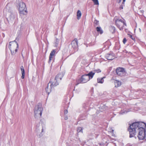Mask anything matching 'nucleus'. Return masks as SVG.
<instances>
[{
	"instance_id": "obj_23",
	"label": "nucleus",
	"mask_w": 146,
	"mask_h": 146,
	"mask_svg": "<svg viewBox=\"0 0 146 146\" xmlns=\"http://www.w3.org/2000/svg\"><path fill=\"white\" fill-rule=\"evenodd\" d=\"M104 77L102 78H98L97 79V81L98 83H103L104 82V80H103V78Z\"/></svg>"
},
{
	"instance_id": "obj_32",
	"label": "nucleus",
	"mask_w": 146,
	"mask_h": 146,
	"mask_svg": "<svg viewBox=\"0 0 146 146\" xmlns=\"http://www.w3.org/2000/svg\"><path fill=\"white\" fill-rule=\"evenodd\" d=\"M127 40L125 38H124L123 40V44H125L127 41Z\"/></svg>"
},
{
	"instance_id": "obj_34",
	"label": "nucleus",
	"mask_w": 146,
	"mask_h": 146,
	"mask_svg": "<svg viewBox=\"0 0 146 146\" xmlns=\"http://www.w3.org/2000/svg\"><path fill=\"white\" fill-rule=\"evenodd\" d=\"M68 119V117L67 116H65L64 119L65 120H67Z\"/></svg>"
},
{
	"instance_id": "obj_41",
	"label": "nucleus",
	"mask_w": 146,
	"mask_h": 146,
	"mask_svg": "<svg viewBox=\"0 0 146 146\" xmlns=\"http://www.w3.org/2000/svg\"><path fill=\"white\" fill-rule=\"evenodd\" d=\"M74 90H74V89L73 90H74Z\"/></svg>"
},
{
	"instance_id": "obj_2",
	"label": "nucleus",
	"mask_w": 146,
	"mask_h": 146,
	"mask_svg": "<svg viewBox=\"0 0 146 146\" xmlns=\"http://www.w3.org/2000/svg\"><path fill=\"white\" fill-rule=\"evenodd\" d=\"M139 124V122H134L129 125L128 131L129 132L130 138L133 137L135 135L136 130H137Z\"/></svg>"
},
{
	"instance_id": "obj_31",
	"label": "nucleus",
	"mask_w": 146,
	"mask_h": 146,
	"mask_svg": "<svg viewBox=\"0 0 146 146\" xmlns=\"http://www.w3.org/2000/svg\"><path fill=\"white\" fill-rule=\"evenodd\" d=\"M94 2V5H99V2L98 1H93Z\"/></svg>"
},
{
	"instance_id": "obj_30",
	"label": "nucleus",
	"mask_w": 146,
	"mask_h": 146,
	"mask_svg": "<svg viewBox=\"0 0 146 146\" xmlns=\"http://www.w3.org/2000/svg\"><path fill=\"white\" fill-rule=\"evenodd\" d=\"M94 71L95 72H95H96V73H100V72L101 71V70L100 69H97V70H94Z\"/></svg>"
},
{
	"instance_id": "obj_5",
	"label": "nucleus",
	"mask_w": 146,
	"mask_h": 146,
	"mask_svg": "<svg viewBox=\"0 0 146 146\" xmlns=\"http://www.w3.org/2000/svg\"><path fill=\"white\" fill-rule=\"evenodd\" d=\"M17 7H19V10L21 14L26 15L27 13V8L26 5L22 1L18 3L17 5Z\"/></svg>"
},
{
	"instance_id": "obj_12",
	"label": "nucleus",
	"mask_w": 146,
	"mask_h": 146,
	"mask_svg": "<svg viewBox=\"0 0 146 146\" xmlns=\"http://www.w3.org/2000/svg\"><path fill=\"white\" fill-rule=\"evenodd\" d=\"M105 57L108 60H112L114 58V54L113 52L106 54Z\"/></svg>"
},
{
	"instance_id": "obj_42",
	"label": "nucleus",
	"mask_w": 146,
	"mask_h": 146,
	"mask_svg": "<svg viewBox=\"0 0 146 146\" xmlns=\"http://www.w3.org/2000/svg\"><path fill=\"white\" fill-rule=\"evenodd\" d=\"M19 1H18V3H19Z\"/></svg>"
},
{
	"instance_id": "obj_6",
	"label": "nucleus",
	"mask_w": 146,
	"mask_h": 146,
	"mask_svg": "<svg viewBox=\"0 0 146 146\" xmlns=\"http://www.w3.org/2000/svg\"><path fill=\"white\" fill-rule=\"evenodd\" d=\"M90 80L89 77L86 74L83 75L80 78L77 80V83L76 84V85L77 86L80 83H85Z\"/></svg>"
},
{
	"instance_id": "obj_4",
	"label": "nucleus",
	"mask_w": 146,
	"mask_h": 146,
	"mask_svg": "<svg viewBox=\"0 0 146 146\" xmlns=\"http://www.w3.org/2000/svg\"><path fill=\"white\" fill-rule=\"evenodd\" d=\"M18 47V44L15 40L9 42V48L12 55H14L17 52Z\"/></svg>"
},
{
	"instance_id": "obj_37",
	"label": "nucleus",
	"mask_w": 146,
	"mask_h": 146,
	"mask_svg": "<svg viewBox=\"0 0 146 146\" xmlns=\"http://www.w3.org/2000/svg\"><path fill=\"white\" fill-rule=\"evenodd\" d=\"M43 132V129H42V132Z\"/></svg>"
},
{
	"instance_id": "obj_15",
	"label": "nucleus",
	"mask_w": 146,
	"mask_h": 146,
	"mask_svg": "<svg viewBox=\"0 0 146 146\" xmlns=\"http://www.w3.org/2000/svg\"><path fill=\"white\" fill-rule=\"evenodd\" d=\"M49 84H48L47 86L45 88V89L46 92L48 95L51 92V89L52 88V87L50 86V87L49 88Z\"/></svg>"
},
{
	"instance_id": "obj_29",
	"label": "nucleus",
	"mask_w": 146,
	"mask_h": 146,
	"mask_svg": "<svg viewBox=\"0 0 146 146\" xmlns=\"http://www.w3.org/2000/svg\"><path fill=\"white\" fill-rule=\"evenodd\" d=\"M83 107L84 108L87 109V108L88 107V104H84L83 105Z\"/></svg>"
},
{
	"instance_id": "obj_13",
	"label": "nucleus",
	"mask_w": 146,
	"mask_h": 146,
	"mask_svg": "<svg viewBox=\"0 0 146 146\" xmlns=\"http://www.w3.org/2000/svg\"><path fill=\"white\" fill-rule=\"evenodd\" d=\"M64 75V74L63 72L59 73L56 76L55 78L58 81L62 80Z\"/></svg>"
},
{
	"instance_id": "obj_20",
	"label": "nucleus",
	"mask_w": 146,
	"mask_h": 146,
	"mask_svg": "<svg viewBox=\"0 0 146 146\" xmlns=\"http://www.w3.org/2000/svg\"><path fill=\"white\" fill-rule=\"evenodd\" d=\"M110 30L112 33H114L115 31V27L114 26H111L110 27Z\"/></svg>"
},
{
	"instance_id": "obj_17",
	"label": "nucleus",
	"mask_w": 146,
	"mask_h": 146,
	"mask_svg": "<svg viewBox=\"0 0 146 146\" xmlns=\"http://www.w3.org/2000/svg\"><path fill=\"white\" fill-rule=\"evenodd\" d=\"M20 69L22 73L21 78L23 79L25 78V71L23 66H21L20 67Z\"/></svg>"
},
{
	"instance_id": "obj_11",
	"label": "nucleus",
	"mask_w": 146,
	"mask_h": 146,
	"mask_svg": "<svg viewBox=\"0 0 146 146\" xmlns=\"http://www.w3.org/2000/svg\"><path fill=\"white\" fill-rule=\"evenodd\" d=\"M49 84H50V86L52 88L55 87L58 85V83L57 80L55 78L50 79Z\"/></svg>"
},
{
	"instance_id": "obj_36",
	"label": "nucleus",
	"mask_w": 146,
	"mask_h": 146,
	"mask_svg": "<svg viewBox=\"0 0 146 146\" xmlns=\"http://www.w3.org/2000/svg\"><path fill=\"white\" fill-rule=\"evenodd\" d=\"M76 67V66H75V65L74 64L73 66L72 67V68H75Z\"/></svg>"
},
{
	"instance_id": "obj_21",
	"label": "nucleus",
	"mask_w": 146,
	"mask_h": 146,
	"mask_svg": "<svg viewBox=\"0 0 146 146\" xmlns=\"http://www.w3.org/2000/svg\"><path fill=\"white\" fill-rule=\"evenodd\" d=\"M125 1H122L121 4L120 5L119 9L120 10H121L123 9V7L125 6Z\"/></svg>"
},
{
	"instance_id": "obj_8",
	"label": "nucleus",
	"mask_w": 146,
	"mask_h": 146,
	"mask_svg": "<svg viewBox=\"0 0 146 146\" xmlns=\"http://www.w3.org/2000/svg\"><path fill=\"white\" fill-rule=\"evenodd\" d=\"M43 109L42 107V105L40 103L38 104L36 106L35 108L34 113L35 115L39 114L40 116L42 115V111Z\"/></svg>"
},
{
	"instance_id": "obj_24",
	"label": "nucleus",
	"mask_w": 146,
	"mask_h": 146,
	"mask_svg": "<svg viewBox=\"0 0 146 146\" xmlns=\"http://www.w3.org/2000/svg\"><path fill=\"white\" fill-rule=\"evenodd\" d=\"M130 111L129 110H121L120 112L122 114H123L125 113H126L128 112L129 111Z\"/></svg>"
},
{
	"instance_id": "obj_25",
	"label": "nucleus",
	"mask_w": 146,
	"mask_h": 146,
	"mask_svg": "<svg viewBox=\"0 0 146 146\" xmlns=\"http://www.w3.org/2000/svg\"><path fill=\"white\" fill-rule=\"evenodd\" d=\"M95 26L98 25H99V21L96 19H95L94 21Z\"/></svg>"
},
{
	"instance_id": "obj_19",
	"label": "nucleus",
	"mask_w": 146,
	"mask_h": 146,
	"mask_svg": "<svg viewBox=\"0 0 146 146\" xmlns=\"http://www.w3.org/2000/svg\"><path fill=\"white\" fill-rule=\"evenodd\" d=\"M96 31L98 33L102 34L103 33V31L100 27H97L96 28Z\"/></svg>"
},
{
	"instance_id": "obj_33",
	"label": "nucleus",
	"mask_w": 146,
	"mask_h": 146,
	"mask_svg": "<svg viewBox=\"0 0 146 146\" xmlns=\"http://www.w3.org/2000/svg\"><path fill=\"white\" fill-rule=\"evenodd\" d=\"M68 113V110H65L64 111V114H66Z\"/></svg>"
},
{
	"instance_id": "obj_10",
	"label": "nucleus",
	"mask_w": 146,
	"mask_h": 146,
	"mask_svg": "<svg viewBox=\"0 0 146 146\" xmlns=\"http://www.w3.org/2000/svg\"><path fill=\"white\" fill-rule=\"evenodd\" d=\"M9 4H7L6 6V8L7 9L8 11L10 13L11 15H10V18L11 19L13 20L15 18L14 15L13 14V10L11 7H9Z\"/></svg>"
},
{
	"instance_id": "obj_39",
	"label": "nucleus",
	"mask_w": 146,
	"mask_h": 146,
	"mask_svg": "<svg viewBox=\"0 0 146 146\" xmlns=\"http://www.w3.org/2000/svg\"><path fill=\"white\" fill-rule=\"evenodd\" d=\"M112 132H113V131H114V130H113V129H112Z\"/></svg>"
},
{
	"instance_id": "obj_40",
	"label": "nucleus",
	"mask_w": 146,
	"mask_h": 146,
	"mask_svg": "<svg viewBox=\"0 0 146 146\" xmlns=\"http://www.w3.org/2000/svg\"><path fill=\"white\" fill-rule=\"evenodd\" d=\"M139 31H141V30L140 29H139Z\"/></svg>"
},
{
	"instance_id": "obj_35",
	"label": "nucleus",
	"mask_w": 146,
	"mask_h": 146,
	"mask_svg": "<svg viewBox=\"0 0 146 146\" xmlns=\"http://www.w3.org/2000/svg\"><path fill=\"white\" fill-rule=\"evenodd\" d=\"M121 1H118L117 2V3H118L119 4L120 3Z\"/></svg>"
},
{
	"instance_id": "obj_16",
	"label": "nucleus",
	"mask_w": 146,
	"mask_h": 146,
	"mask_svg": "<svg viewBox=\"0 0 146 146\" xmlns=\"http://www.w3.org/2000/svg\"><path fill=\"white\" fill-rule=\"evenodd\" d=\"M86 74L89 77V79L90 80L93 78L95 74V72L92 71H90L88 74Z\"/></svg>"
},
{
	"instance_id": "obj_18",
	"label": "nucleus",
	"mask_w": 146,
	"mask_h": 146,
	"mask_svg": "<svg viewBox=\"0 0 146 146\" xmlns=\"http://www.w3.org/2000/svg\"><path fill=\"white\" fill-rule=\"evenodd\" d=\"M114 84L115 85V87H118L121 85V83L118 80H115L114 82Z\"/></svg>"
},
{
	"instance_id": "obj_38",
	"label": "nucleus",
	"mask_w": 146,
	"mask_h": 146,
	"mask_svg": "<svg viewBox=\"0 0 146 146\" xmlns=\"http://www.w3.org/2000/svg\"><path fill=\"white\" fill-rule=\"evenodd\" d=\"M107 141H105L104 142V143H107Z\"/></svg>"
},
{
	"instance_id": "obj_9",
	"label": "nucleus",
	"mask_w": 146,
	"mask_h": 146,
	"mask_svg": "<svg viewBox=\"0 0 146 146\" xmlns=\"http://www.w3.org/2000/svg\"><path fill=\"white\" fill-rule=\"evenodd\" d=\"M78 40L76 38L71 42V45L73 49L75 51L77 50L78 48Z\"/></svg>"
},
{
	"instance_id": "obj_27",
	"label": "nucleus",
	"mask_w": 146,
	"mask_h": 146,
	"mask_svg": "<svg viewBox=\"0 0 146 146\" xmlns=\"http://www.w3.org/2000/svg\"><path fill=\"white\" fill-rule=\"evenodd\" d=\"M128 35L130 37V38L132 39L133 40L135 41V37L132 35L130 34H128Z\"/></svg>"
},
{
	"instance_id": "obj_22",
	"label": "nucleus",
	"mask_w": 146,
	"mask_h": 146,
	"mask_svg": "<svg viewBox=\"0 0 146 146\" xmlns=\"http://www.w3.org/2000/svg\"><path fill=\"white\" fill-rule=\"evenodd\" d=\"M81 16V13L80 11L78 10L77 13V19L79 20Z\"/></svg>"
},
{
	"instance_id": "obj_3",
	"label": "nucleus",
	"mask_w": 146,
	"mask_h": 146,
	"mask_svg": "<svg viewBox=\"0 0 146 146\" xmlns=\"http://www.w3.org/2000/svg\"><path fill=\"white\" fill-rule=\"evenodd\" d=\"M113 21H114L117 27L120 31H122L123 29L124 25L126 26L125 22L118 17H115Z\"/></svg>"
},
{
	"instance_id": "obj_7",
	"label": "nucleus",
	"mask_w": 146,
	"mask_h": 146,
	"mask_svg": "<svg viewBox=\"0 0 146 146\" xmlns=\"http://www.w3.org/2000/svg\"><path fill=\"white\" fill-rule=\"evenodd\" d=\"M115 72L117 75L121 77L124 76L126 74L125 69L122 67L117 68L115 70Z\"/></svg>"
},
{
	"instance_id": "obj_28",
	"label": "nucleus",
	"mask_w": 146,
	"mask_h": 146,
	"mask_svg": "<svg viewBox=\"0 0 146 146\" xmlns=\"http://www.w3.org/2000/svg\"><path fill=\"white\" fill-rule=\"evenodd\" d=\"M77 131L78 132H82V129L81 127H78L77 128Z\"/></svg>"
},
{
	"instance_id": "obj_1",
	"label": "nucleus",
	"mask_w": 146,
	"mask_h": 146,
	"mask_svg": "<svg viewBox=\"0 0 146 146\" xmlns=\"http://www.w3.org/2000/svg\"><path fill=\"white\" fill-rule=\"evenodd\" d=\"M139 125L137 130H139L137 137L139 140H144L146 137V132L145 127L146 129V123L142 121H139Z\"/></svg>"
},
{
	"instance_id": "obj_26",
	"label": "nucleus",
	"mask_w": 146,
	"mask_h": 146,
	"mask_svg": "<svg viewBox=\"0 0 146 146\" xmlns=\"http://www.w3.org/2000/svg\"><path fill=\"white\" fill-rule=\"evenodd\" d=\"M59 41V40L58 39L56 38V41L54 42L55 44V46H57L58 44Z\"/></svg>"
},
{
	"instance_id": "obj_14",
	"label": "nucleus",
	"mask_w": 146,
	"mask_h": 146,
	"mask_svg": "<svg viewBox=\"0 0 146 146\" xmlns=\"http://www.w3.org/2000/svg\"><path fill=\"white\" fill-rule=\"evenodd\" d=\"M55 52L56 51L55 50H53L51 51L49 56V60L48 62L49 63L50 62L51 60H52L53 56L55 55Z\"/></svg>"
}]
</instances>
